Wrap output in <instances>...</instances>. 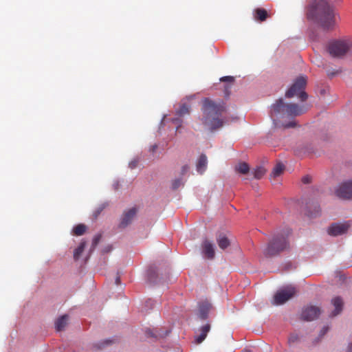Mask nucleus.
<instances>
[{
    "label": "nucleus",
    "instance_id": "1",
    "mask_svg": "<svg viewBox=\"0 0 352 352\" xmlns=\"http://www.w3.org/2000/svg\"><path fill=\"white\" fill-rule=\"evenodd\" d=\"M304 112L305 110L303 108L298 104L293 103L286 104L282 98H280L272 105L270 117L276 128H294L296 126V123L294 120L284 123L282 122L280 120L285 118L298 116L302 114Z\"/></svg>",
    "mask_w": 352,
    "mask_h": 352
},
{
    "label": "nucleus",
    "instance_id": "2",
    "mask_svg": "<svg viewBox=\"0 0 352 352\" xmlns=\"http://www.w3.org/2000/svg\"><path fill=\"white\" fill-rule=\"evenodd\" d=\"M307 15L309 19L314 20L324 30H332L336 25L333 9L324 0L313 1L308 8Z\"/></svg>",
    "mask_w": 352,
    "mask_h": 352
},
{
    "label": "nucleus",
    "instance_id": "3",
    "mask_svg": "<svg viewBox=\"0 0 352 352\" xmlns=\"http://www.w3.org/2000/svg\"><path fill=\"white\" fill-rule=\"evenodd\" d=\"M224 111L225 107L223 102L216 103L208 98H205L203 100L202 107L204 113V118H202L203 124L211 132L220 129L223 126V122L219 116Z\"/></svg>",
    "mask_w": 352,
    "mask_h": 352
},
{
    "label": "nucleus",
    "instance_id": "4",
    "mask_svg": "<svg viewBox=\"0 0 352 352\" xmlns=\"http://www.w3.org/2000/svg\"><path fill=\"white\" fill-rule=\"evenodd\" d=\"M289 234L290 231L287 230L283 233L274 234L266 248L263 250V254L266 257H271L287 250L289 248L287 236Z\"/></svg>",
    "mask_w": 352,
    "mask_h": 352
},
{
    "label": "nucleus",
    "instance_id": "5",
    "mask_svg": "<svg viewBox=\"0 0 352 352\" xmlns=\"http://www.w3.org/2000/svg\"><path fill=\"white\" fill-rule=\"evenodd\" d=\"M352 50V38L336 40L328 45V52L333 57L341 58Z\"/></svg>",
    "mask_w": 352,
    "mask_h": 352
},
{
    "label": "nucleus",
    "instance_id": "6",
    "mask_svg": "<svg viewBox=\"0 0 352 352\" xmlns=\"http://www.w3.org/2000/svg\"><path fill=\"white\" fill-rule=\"evenodd\" d=\"M307 78L305 76L298 77L290 88L286 91L285 96L288 98L298 96L300 100L305 101L307 99L308 95L304 91L307 85Z\"/></svg>",
    "mask_w": 352,
    "mask_h": 352
},
{
    "label": "nucleus",
    "instance_id": "7",
    "mask_svg": "<svg viewBox=\"0 0 352 352\" xmlns=\"http://www.w3.org/2000/svg\"><path fill=\"white\" fill-rule=\"evenodd\" d=\"M296 293L295 287L288 286L278 292L274 296L273 304L276 305H282L292 298Z\"/></svg>",
    "mask_w": 352,
    "mask_h": 352
},
{
    "label": "nucleus",
    "instance_id": "8",
    "mask_svg": "<svg viewBox=\"0 0 352 352\" xmlns=\"http://www.w3.org/2000/svg\"><path fill=\"white\" fill-rule=\"evenodd\" d=\"M335 193L337 197L343 199H352V179L340 184L336 189Z\"/></svg>",
    "mask_w": 352,
    "mask_h": 352
},
{
    "label": "nucleus",
    "instance_id": "9",
    "mask_svg": "<svg viewBox=\"0 0 352 352\" xmlns=\"http://www.w3.org/2000/svg\"><path fill=\"white\" fill-rule=\"evenodd\" d=\"M320 313V309L318 307L310 305L302 309L301 317L304 320L311 321L316 319Z\"/></svg>",
    "mask_w": 352,
    "mask_h": 352
},
{
    "label": "nucleus",
    "instance_id": "10",
    "mask_svg": "<svg viewBox=\"0 0 352 352\" xmlns=\"http://www.w3.org/2000/svg\"><path fill=\"white\" fill-rule=\"evenodd\" d=\"M136 214L137 209L135 208H131L124 211L121 217L119 226L122 228H124L128 226L131 223Z\"/></svg>",
    "mask_w": 352,
    "mask_h": 352
},
{
    "label": "nucleus",
    "instance_id": "11",
    "mask_svg": "<svg viewBox=\"0 0 352 352\" xmlns=\"http://www.w3.org/2000/svg\"><path fill=\"white\" fill-rule=\"evenodd\" d=\"M349 228V225L346 223H335L331 225L328 228V233L331 236H338L344 234L346 232Z\"/></svg>",
    "mask_w": 352,
    "mask_h": 352
},
{
    "label": "nucleus",
    "instance_id": "12",
    "mask_svg": "<svg viewBox=\"0 0 352 352\" xmlns=\"http://www.w3.org/2000/svg\"><path fill=\"white\" fill-rule=\"evenodd\" d=\"M202 254L206 258L213 259L214 257V247L212 243L205 239L201 244Z\"/></svg>",
    "mask_w": 352,
    "mask_h": 352
},
{
    "label": "nucleus",
    "instance_id": "13",
    "mask_svg": "<svg viewBox=\"0 0 352 352\" xmlns=\"http://www.w3.org/2000/svg\"><path fill=\"white\" fill-rule=\"evenodd\" d=\"M210 330V324H206L205 325L202 326L198 331L199 332V335H196L195 336V342L196 344H200L206 338L208 333Z\"/></svg>",
    "mask_w": 352,
    "mask_h": 352
},
{
    "label": "nucleus",
    "instance_id": "14",
    "mask_svg": "<svg viewBox=\"0 0 352 352\" xmlns=\"http://www.w3.org/2000/svg\"><path fill=\"white\" fill-rule=\"evenodd\" d=\"M268 12L262 8H258L254 10L253 16L255 21L263 22L265 21L268 17H270Z\"/></svg>",
    "mask_w": 352,
    "mask_h": 352
},
{
    "label": "nucleus",
    "instance_id": "15",
    "mask_svg": "<svg viewBox=\"0 0 352 352\" xmlns=\"http://www.w3.org/2000/svg\"><path fill=\"white\" fill-rule=\"evenodd\" d=\"M212 309V305L208 302H204L199 306V317L205 320L208 318L209 311Z\"/></svg>",
    "mask_w": 352,
    "mask_h": 352
},
{
    "label": "nucleus",
    "instance_id": "16",
    "mask_svg": "<svg viewBox=\"0 0 352 352\" xmlns=\"http://www.w3.org/2000/svg\"><path fill=\"white\" fill-rule=\"evenodd\" d=\"M217 244L221 250H225L230 245V241L228 237L223 233H220L217 236Z\"/></svg>",
    "mask_w": 352,
    "mask_h": 352
},
{
    "label": "nucleus",
    "instance_id": "17",
    "mask_svg": "<svg viewBox=\"0 0 352 352\" xmlns=\"http://www.w3.org/2000/svg\"><path fill=\"white\" fill-rule=\"evenodd\" d=\"M207 164H208V160H207L206 155L204 154H201L199 156L197 163V172L199 173L200 174H202L206 168Z\"/></svg>",
    "mask_w": 352,
    "mask_h": 352
},
{
    "label": "nucleus",
    "instance_id": "18",
    "mask_svg": "<svg viewBox=\"0 0 352 352\" xmlns=\"http://www.w3.org/2000/svg\"><path fill=\"white\" fill-rule=\"evenodd\" d=\"M332 304L335 307V310L332 312L331 316H336L342 310L343 301L340 297H336L332 299Z\"/></svg>",
    "mask_w": 352,
    "mask_h": 352
},
{
    "label": "nucleus",
    "instance_id": "19",
    "mask_svg": "<svg viewBox=\"0 0 352 352\" xmlns=\"http://www.w3.org/2000/svg\"><path fill=\"white\" fill-rule=\"evenodd\" d=\"M67 321H68V316L67 315H64V316H62L61 317L58 318L55 322V326H56V330L58 331H63L64 329V328L66 327V325L67 324Z\"/></svg>",
    "mask_w": 352,
    "mask_h": 352
},
{
    "label": "nucleus",
    "instance_id": "20",
    "mask_svg": "<svg viewBox=\"0 0 352 352\" xmlns=\"http://www.w3.org/2000/svg\"><path fill=\"white\" fill-rule=\"evenodd\" d=\"M285 166L281 164H277L274 168H273L271 174H270V179L272 180L277 177H279L284 171Z\"/></svg>",
    "mask_w": 352,
    "mask_h": 352
},
{
    "label": "nucleus",
    "instance_id": "21",
    "mask_svg": "<svg viewBox=\"0 0 352 352\" xmlns=\"http://www.w3.org/2000/svg\"><path fill=\"white\" fill-rule=\"evenodd\" d=\"M190 106L186 103H182L179 107L176 110V115L179 118L190 113Z\"/></svg>",
    "mask_w": 352,
    "mask_h": 352
},
{
    "label": "nucleus",
    "instance_id": "22",
    "mask_svg": "<svg viewBox=\"0 0 352 352\" xmlns=\"http://www.w3.org/2000/svg\"><path fill=\"white\" fill-rule=\"evenodd\" d=\"M87 230V226L84 224L80 223L76 226L73 229V233L76 236L82 235Z\"/></svg>",
    "mask_w": 352,
    "mask_h": 352
},
{
    "label": "nucleus",
    "instance_id": "23",
    "mask_svg": "<svg viewBox=\"0 0 352 352\" xmlns=\"http://www.w3.org/2000/svg\"><path fill=\"white\" fill-rule=\"evenodd\" d=\"M266 173V169L263 166H258L253 171L254 177L260 179Z\"/></svg>",
    "mask_w": 352,
    "mask_h": 352
},
{
    "label": "nucleus",
    "instance_id": "24",
    "mask_svg": "<svg viewBox=\"0 0 352 352\" xmlns=\"http://www.w3.org/2000/svg\"><path fill=\"white\" fill-rule=\"evenodd\" d=\"M85 245H86L85 242L82 241L80 243V245L78 246V248L75 249V250L74 252V258L75 260H78L80 256L84 251Z\"/></svg>",
    "mask_w": 352,
    "mask_h": 352
},
{
    "label": "nucleus",
    "instance_id": "25",
    "mask_svg": "<svg viewBox=\"0 0 352 352\" xmlns=\"http://www.w3.org/2000/svg\"><path fill=\"white\" fill-rule=\"evenodd\" d=\"M236 170L240 173L246 174L249 172L250 167L247 163L242 162L236 166Z\"/></svg>",
    "mask_w": 352,
    "mask_h": 352
},
{
    "label": "nucleus",
    "instance_id": "26",
    "mask_svg": "<svg viewBox=\"0 0 352 352\" xmlns=\"http://www.w3.org/2000/svg\"><path fill=\"white\" fill-rule=\"evenodd\" d=\"M146 334L148 337H153L155 338L161 336L157 330H151L149 329L146 330Z\"/></svg>",
    "mask_w": 352,
    "mask_h": 352
},
{
    "label": "nucleus",
    "instance_id": "27",
    "mask_svg": "<svg viewBox=\"0 0 352 352\" xmlns=\"http://www.w3.org/2000/svg\"><path fill=\"white\" fill-rule=\"evenodd\" d=\"M184 184L182 182V179H176L172 182V188L173 190H176L179 188L181 186H183Z\"/></svg>",
    "mask_w": 352,
    "mask_h": 352
},
{
    "label": "nucleus",
    "instance_id": "28",
    "mask_svg": "<svg viewBox=\"0 0 352 352\" xmlns=\"http://www.w3.org/2000/svg\"><path fill=\"white\" fill-rule=\"evenodd\" d=\"M100 239H101V235L100 234L96 235L94 237V239L92 240V250L95 249V248L97 246V245L100 242Z\"/></svg>",
    "mask_w": 352,
    "mask_h": 352
},
{
    "label": "nucleus",
    "instance_id": "29",
    "mask_svg": "<svg viewBox=\"0 0 352 352\" xmlns=\"http://www.w3.org/2000/svg\"><path fill=\"white\" fill-rule=\"evenodd\" d=\"M234 78L233 76H224V77H222L221 78V81H223V82H234Z\"/></svg>",
    "mask_w": 352,
    "mask_h": 352
},
{
    "label": "nucleus",
    "instance_id": "30",
    "mask_svg": "<svg viewBox=\"0 0 352 352\" xmlns=\"http://www.w3.org/2000/svg\"><path fill=\"white\" fill-rule=\"evenodd\" d=\"M173 122L177 125V129H178V128L182 125V120L179 118H175L173 119Z\"/></svg>",
    "mask_w": 352,
    "mask_h": 352
},
{
    "label": "nucleus",
    "instance_id": "31",
    "mask_svg": "<svg viewBox=\"0 0 352 352\" xmlns=\"http://www.w3.org/2000/svg\"><path fill=\"white\" fill-rule=\"evenodd\" d=\"M311 177L309 176V175H306V176H304L302 178V183L304 184H309L311 182Z\"/></svg>",
    "mask_w": 352,
    "mask_h": 352
},
{
    "label": "nucleus",
    "instance_id": "32",
    "mask_svg": "<svg viewBox=\"0 0 352 352\" xmlns=\"http://www.w3.org/2000/svg\"><path fill=\"white\" fill-rule=\"evenodd\" d=\"M329 331V327H324L321 331H320V337H322L324 336L327 332Z\"/></svg>",
    "mask_w": 352,
    "mask_h": 352
},
{
    "label": "nucleus",
    "instance_id": "33",
    "mask_svg": "<svg viewBox=\"0 0 352 352\" xmlns=\"http://www.w3.org/2000/svg\"><path fill=\"white\" fill-rule=\"evenodd\" d=\"M189 170V166L188 165H184L182 168L181 173L182 175H184L186 173H187Z\"/></svg>",
    "mask_w": 352,
    "mask_h": 352
},
{
    "label": "nucleus",
    "instance_id": "34",
    "mask_svg": "<svg viewBox=\"0 0 352 352\" xmlns=\"http://www.w3.org/2000/svg\"><path fill=\"white\" fill-rule=\"evenodd\" d=\"M138 162L136 161H132L129 163V167L133 169L135 168L137 166Z\"/></svg>",
    "mask_w": 352,
    "mask_h": 352
},
{
    "label": "nucleus",
    "instance_id": "35",
    "mask_svg": "<svg viewBox=\"0 0 352 352\" xmlns=\"http://www.w3.org/2000/svg\"><path fill=\"white\" fill-rule=\"evenodd\" d=\"M157 148V144H153V146H151L150 147V151L152 152V153H154Z\"/></svg>",
    "mask_w": 352,
    "mask_h": 352
},
{
    "label": "nucleus",
    "instance_id": "36",
    "mask_svg": "<svg viewBox=\"0 0 352 352\" xmlns=\"http://www.w3.org/2000/svg\"><path fill=\"white\" fill-rule=\"evenodd\" d=\"M104 206L100 207L95 212V216L97 217L100 212L103 210Z\"/></svg>",
    "mask_w": 352,
    "mask_h": 352
},
{
    "label": "nucleus",
    "instance_id": "37",
    "mask_svg": "<svg viewBox=\"0 0 352 352\" xmlns=\"http://www.w3.org/2000/svg\"><path fill=\"white\" fill-rule=\"evenodd\" d=\"M297 338H297V336H291L289 337V342H294V341H296V340H297Z\"/></svg>",
    "mask_w": 352,
    "mask_h": 352
},
{
    "label": "nucleus",
    "instance_id": "38",
    "mask_svg": "<svg viewBox=\"0 0 352 352\" xmlns=\"http://www.w3.org/2000/svg\"><path fill=\"white\" fill-rule=\"evenodd\" d=\"M112 342H113V341H112V340H104V341L102 342V344H111V343H112Z\"/></svg>",
    "mask_w": 352,
    "mask_h": 352
},
{
    "label": "nucleus",
    "instance_id": "39",
    "mask_svg": "<svg viewBox=\"0 0 352 352\" xmlns=\"http://www.w3.org/2000/svg\"><path fill=\"white\" fill-rule=\"evenodd\" d=\"M347 352H352V343L349 344Z\"/></svg>",
    "mask_w": 352,
    "mask_h": 352
},
{
    "label": "nucleus",
    "instance_id": "40",
    "mask_svg": "<svg viewBox=\"0 0 352 352\" xmlns=\"http://www.w3.org/2000/svg\"><path fill=\"white\" fill-rule=\"evenodd\" d=\"M111 249H112L111 246H108L107 248H105L104 252H110L111 250Z\"/></svg>",
    "mask_w": 352,
    "mask_h": 352
},
{
    "label": "nucleus",
    "instance_id": "41",
    "mask_svg": "<svg viewBox=\"0 0 352 352\" xmlns=\"http://www.w3.org/2000/svg\"><path fill=\"white\" fill-rule=\"evenodd\" d=\"M120 278L119 276H118L116 279V283L117 285H118L120 283Z\"/></svg>",
    "mask_w": 352,
    "mask_h": 352
},
{
    "label": "nucleus",
    "instance_id": "42",
    "mask_svg": "<svg viewBox=\"0 0 352 352\" xmlns=\"http://www.w3.org/2000/svg\"><path fill=\"white\" fill-rule=\"evenodd\" d=\"M335 74L334 73H332V74H328L329 76H333Z\"/></svg>",
    "mask_w": 352,
    "mask_h": 352
},
{
    "label": "nucleus",
    "instance_id": "43",
    "mask_svg": "<svg viewBox=\"0 0 352 352\" xmlns=\"http://www.w3.org/2000/svg\"><path fill=\"white\" fill-rule=\"evenodd\" d=\"M244 352H251L250 350H245Z\"/></svg>",
    "mask_w": 352,
    "mask_h": 352
}]
</instances>
